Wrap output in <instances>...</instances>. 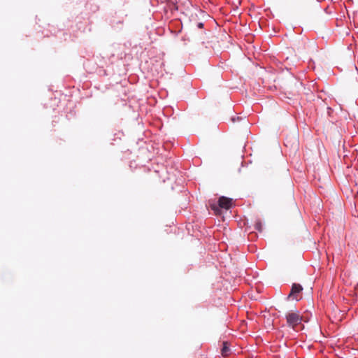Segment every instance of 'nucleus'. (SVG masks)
<instances>
[{"label":"nucleus","instance_id":"nucleus-1","mask_svg":"<svg viewBox=\"0 0 358 358\" xmlns=\"http://www.w3.org/2000/svg\"><path fill=\"white\" fill-rule=\"evenodd\" d=\"M232 206V199L225 197L221 196L218 200V205L217 204H211L210 208L215 212V214H220V208H224L225 210H229Z\"/></svg>","mask_w":358,"mask_h":358},{"label":"nucleus","instance_id":"nucleus-2","mask_svg":"<svg viewBox=\"0 0 358 358\" xmlns=\"http://www.w3.org/2000/svg\"><path fill=\"white\" fill-rule=\"evenodd\" d=\"M285 145L289 148L291 152L296 153L299 148L298 136L296 134L287 136L285 140Z\"/></svg>","mask_w":358,"mask_h":358},{"label":"nucleus","instance_id":"nucleus-3","mask_svg":"<svg viewBox=\"0 0 358 358\" xmlns=\"http://www.w3.org/2000/svg\"><path fill=\"white\" fill-rule=\"evenodd\" d=\"M286 320L289 327H291L293 329H295L296 327L301 323V317L300 316L298 311L291 312L286 315Z\"/></svg>","mask_w":358,"mask_h":358},{"label":"nucleus","instance_id":"nucleus-4","mask_svg":"<svg viewBox=\"0 0 358 358\" xmlns=\"http://www.w3.org/2000/svg\"><path fill=\"white\" fill-rule=\"evenodd\" d=\"M302 290L303 287L300 284L294 283L287 298H292L293 299L299 301L301 298L298 297V294H300Z\"/></svg>","mask_w":358,"mask_h":358},{"label":"nucleus","instance_id":"nucleus-5","mask_svg":"<svg viewBox=\"0 0 358 358\" xmlns=\"http://www.w3.org/2000/svg\"><path fill=\"white\" fill-rule=\"evenodd\" d=\"M222 345H223V346L221 350V354L223 357H227L230 354V352H231V350L229 347L228 343L223 342Z\"/></svg>","mask_w":358,"mask_h":358},{"label":"nucleus","instance_id":"nucleus-6","mask_svg":"<svg viewBox=\"0 0 358 358\" xmlns=\"http://www.w3.org/2000/svg\"><path fill=\"white\" fill-rule=\"evenodd\" d=\"M255 228L259 232H262L263 231V226L260 220H257L255 221Z\"/></svg>","mask_w":358,"mask_h":358},{"label":"nucleus","instance_id":"nucleus-7","mask_svg":"<svg viewBox=\"0 0 358 358\" xmlns=\"http://www.w3.org/2000/svg\"><path fill=\"white\" fill-rule=\"evenodd\" d=\"M197 27H198L199 29H201V28H203V24L202 22H199V23H198Z\"/></svg>","mask_w":358,"mask_h":358}]
</instances>
